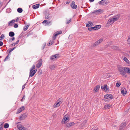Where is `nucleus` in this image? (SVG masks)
I'll return each instance as SVG.
<instances>
[{
	"mask_svg": "<svg viewBox=\"0 0 130 130\" xmlns=\"http://www.w3.org/2000/svg\"><path fill=\"white\" fill-rule=\"evenodd\" d=\"M62 33V31H58L55 33V36H57L58 35L61 34Z\"/></svg>",
	"mask_w": 130,
	"mask_h": 130,
	"instance_id": "7c9ffc66",
	"label": "nucleus"
},
{
	"mask_svg": "<svg viewBox=\"0 0 130 130\" xmlns=\"http://www.w3.org/2000/svg\"><path fill=\"white\" fill-rule=\"evenodd\" d=\"M2 124H0V130H2Z\"/></svg>",
	"mask_w": 130,
	"mask_h": 130,
	"instance_id": "5fc2aeb1",
	"label": "nucleus"
},
{
	"mask_svg": "<svg viewBox=\"0 0 130 130\" xmlns=\"http://www.w3.org/2000/svg\"><path fill=\"white\" fill-rule=\"evenodd\" d=\"M15 47H14L13 48H12V49H13V50L15 48Z\"/></svg>",
	"mask_w": 130,
	"mask_h": 130,
	"instance_id": "774afa93",
	"label": "nucleus"
},
{
	"mask_svg": "<svg viewBox=\"0 0 130 130\" xmlns=\"http://www.w3.org/2000/svg\"><path fill=\"white\" fill-rule=\"evenodd\" d=\"M19 18H18L15 20V21L16 22H18V20H19Z\"/></svg>",
	"mask_w": 130,
	"mask_h": 130,
	"instance_id": "e2e57ef3",
	"label": "nucleus"
},
{
	"mask_svg": "<svg viewBox=\"0 0 130 130\" xmlns=\"http://www.w3.org/2000/svg\"><path fill=\"white\" fill-rule=\"evenodd\" d=\"M95 26L94 27L89 28H88V29L89 30H95Z\"/></svg>",
	"mask_w": 130,
	"mask_h": 130,
	"instance_id": "c9c22d12",
	"label": "nucleus"
},
{
	"mask_svg": "<svg viewBox=\"0 0 130 130\" xmlns=\"http://www.w3.org/2000/svg\"><path fill=\"white\" fill-rule=\"evenodd\" d=\"M112 14H109L108 15V16H109L110 15H112Z\"/></svg>",
	"mask_w": 130,
	"mask_h": 130,
	"instance_id": "338daca9",
	"label": "nucleus"
},
{
	"mask_svg": "<svg viewBox=\"0 0 130 130\" xmlns=\"http://www.w3.org/2000/svg\"><path fill=\"white\" fill-rule=\"evenodd\" d=\"M13 51V49L12 48H10L7 51V53H9V54H10V53Z\"/></svg>",
	"mask_w": 130,
	"mask_h": 130,
	"instance_id": "473e14b6",
	"label": "nucleus"
},
{
	"mask_svg": "<svg viewBox=\"0 0 130 130\" xmlns=\"http://www.w3.org/2000/svg\"><path fill=\"white\" fill-rule=\"evenodd\" d=\"M47 21L48 20H45L43 21V22H42V23H47Z\"/></svg>",
	"mask_w": 130,
	"mask_h": 130,
	"instance_id": "864d4df0",
	"label": "nucleus"
},
{
	"mask_svg": "<svg viewBox=\"0 0 130 130\" xmlns=\"http://www.w3.org/2000/svg\"><path fill=\"white\" fill-rule=\"evenodd\" d=\"M74 124V123L73 122H72L71 123H67L66 125L67 127H69L73 125Z\"/></svg>",
	"mask_w": 130,
	"mask_h": 130,
	"instance_id": "aec40b11",
	"label": "nucleus"
},
{
	"mask_svg": "<svg viewBox=\"0 0 130 130\" xmlns=\"http://www.w3.org/2000/svg\"><path fill=\"white\" fill-rule=\"evenodd\" d=\"M58 55L57 54L53 55L51 56L50 59L51 60H54L57 59L59 58Z\"/></svg>",
	"mask_w": 130,
	"mask_h": 130,
	"instance_id": "39448f33",
	"label": "nucleus"
},
{
	"mask_svg": "<svg viewBox=\"0 0 130 130\" xmlns=\"http://www.w3.org/2000/svg\"><path fill=\"white\" fill-rule=\"evenodd\" d=\"M19 40H18L16 42V43H15L16 44H18V43L19 42Z\"/></svg>",
	"mask_w": 130,
	"mask_h": 130,
	"instance_id": "052dcab7",
	"label": "nucleus"
},
{
	"mask_svg": "<svg viewBox=\"0 0 130 130\" xmlns=\"http://www.w3.org/2000/svg\"><path fill=\"white\" fill-rule=\"evenodd\" d=\"M14 27L15 28H17L18 27V24H14Z\"/></svg>",
	"mask_w": 130,
	"mask_h": 130,
	"instance_id": "09e8293b",
	"label": "nucleus"
},
{
	"mask_svg": "<svg viewBox=\"0 0 130 130\" xmlns=\"http://www.w3.org/2000/svg\"><path fill=\"white\" fill-rule=\"evenodd\" d=\"M17 127L19 130H25L26 128L22 125H17Z\"/></svg>",
	"mask_w": 130,
	"mask_h": 130,
	"instance_id": "9b49d317",
	"label": "nucleus"
},
{
	"mask_svg": "<svg viewBox=\"0 0 130 130\" xmlns=\"http://www.w3.org/2000/svg\"><path fill=\"white\" fill-rule=\"evenodd\" d=\"M9 126V124L7 123H5V124L4 125V127L6 128H8V127Z\"/></svg>",
	"mask_w": 130,
	"mask_h": 130,
	"instance_id": "58836bf2",
	"label": "nucleus"
},
{
	"mask_svg": "<svg viewBox=\"0 0 130 130\" xmlns=\"http://www.w3.org/2000/svg\"><path fill=\"white\" fill-rule=\"evenodd\" d=\"M66 3L67 4H69V2H66Z\"/></svg>",
	"mask_w": 130,
	"mask_h": 130,
	"instance_id": "69168bd1",
	"label": "nucleus"
},
{
	"mask_svg": "<svg viewBox=\"0 0 130 130\" xmlns=\"http://www.w3.org/2000/svg\"><path fill=\"white\" fill-rule=\"evenodd\" d=\"M125 73L130 74V69L128 67H125Z\"/></svg>",
	"mask_w": 130,
	"mask_h": 130,
	"instance_id": "b1692460",
	"label": "nucleus"
},
{
	"mask_svg": "<svg viewBox=\"0 0 130 130\" xmlns=\"http://www.w3.org/2000/svg\"><path fill=\"white\" fill-rule=\"evenodd\" d=\"M88 23L86 24V26L87 27H89L93 26V23L90 21L88 22Z\"/></svg>",
	"mask_w": 130,
	"mask_h": 130,
	"instance_id": "2eb2a0df",
	"label": "nucleus"
},
{
	"mask_svg": "<svg viewBox=\"0 0 130 130\" xmlns=\"http://www.w3.org/2000/svg\"><path fill=\"white\" fill-rule=\"evenodd\" d=\"M104 98L107 99H111L112 98V96L111 94H108L105 95Z\"/></svg>",
	"mask_w": 130,
	"mask_h": 130,
	"instance_id": "0eeeda50",
	"label": "nucleus"
},
{
	"mask_svg": "<svg viewBox=\"0 0 130 130\" xmlns=\"http://www.w3.org/2000/svg\"><path fill=\"white\" fill-rule=\"evenodd\" d=\"M104 3L105 4L107 5L109 3V2L108 1L104 0Z\"/></svg>",
	"mask_w": 130,
	"mask_h": 130,
	"instance_id": "de8ad7c7",
	"label": "nucleus"
},
{
	"mask_svg": "<svg viewBox=\"0 0 130 130\" xmlns=\"http://www.w3.org/2000/svg\"><path fill=\"white\" fill-rule=\"evenodd\" d=\"M94 0H89V1L90 2H93Z\"/></svg>",
	"mask_w": 130,
	"mask_h": 130,
	"instance_id": "0e129e2a",
	"label": "nucleus"
},
{
	"mask_svg": "<svg viewBox=\"0 0 130 130\" xmlns=\"http://www.w3.org/2000/svg\"><path fill=\"white\" fill-rule=\"evenodd\" d=\"M25 108V107L24 106H22V107L18 109L17 113L18 114L19 113L24 110Z\"/></svg>",
	"mask_w": 130,
	"mask_h": 130,
	"instance_id": "1a4fd4ad",
	"label": "nucleus"
},
{
	"mask_svg": "<svg viewBox=\"0 0 130 130\" xmlns=\"http://www.w3.org/2000/svg\"><path fill=\"white\" fill-rule=\"evenodd\" d=\"M103 10L101 9H99L98 10H95L92 12V13H94L96 15H99L100 14H101L103 12Z\"/></svg>",
	"mask_w": 130,
	"mask_h": 130,
	"instance_id": "f03ea898",
	"label": "nucleus"
},
{
	"mask_svg": "<svg viewBox=\"0 0 130 130\" xmlns=\"http://www.w3.org/2000/svg\"><path fill=\"white\" fill-rule=\"evenodd\" d=\"M40 5L39 4H37L35 5H33L32 6V7L34 9H36L39 7Z\"/></svg>",
	"mask_w": 130,
	"mask_h": 130,
	"instance_id": "4be33fe9",
	"label": "nucleus"
},
{
	"mask_svg": "<svg viewBox=\"0 0 130 130\" xmlns=\"http://www.w3.org/2000/svg\"><path fill=\"white\" fill-rule=\"evenodd\" d=\"M37 70L36 69L33 71L32 70V71H30V76L31 77H32L36 73Z\"/></svg>",
	"mask_w": 130,
	"mask_h": 130,
	"instance_id": "dca6fc26",
	"label": "nucleus"
},
{
	"mask_svg": "<svg viewBox=\"0 0 130 130\" xmlns=\"http://www.w3.org/2000/svg\"><path fill=\"white\" fill-rule=\"evenodd\" d=\"M66 115L64 116V118L62 119V123L63 124H65L68 121L69 118L67 117Z\"/></svg>",
	"mask_w": 130,
	"mask_h": 130,
	"instance_id": "7ed1b4c3",
	"label": "nucleus"
},
{
	"mask_svg": "<svg viewBox=\"0 0 130 130\" xmlns=\"http://www.w3.org/2000/svg\"><path fill=\"white\" fill-rule=\"evenodd\" d=\"M25 98V95H24L23 96L22 98V99L21 100V101H23L24 100Z\"/></svg>",
	"mask_w": 130,
	"mask_h": 130,
	"instance_id": "603ef678",
	"label": "nucleus"
},
{
	"mask_svg": "<svg viewBox=\"0 0 130 130\" xmlns=\"http://www.w3.org/2000/svg\"><path fill=\"white\" fill-rule=\"evenodd\" d=\"M11 21L13 23H14V22H15V20H13L11 21Z\"/></svg>",
	"mask_w": 130,
	"mask_h": 130,
	"instance_id": "bf43d9fd",
	"label": "nucleus"
},
{
	"mask_svg": "<svg viewBox=\"0 0 130 130\" xmlns=\"http://www.w3.org/2000/svg\"><path fill=\"white\" fill-rule=\"evenodd\" d=\"M121 92L123 95H125L127 93L126 89L125 88H122L121 89Z\"/></svg>",
	"mask_w": 130,
	"mask_h": 130,
	"instance_id": "6e6552de",
	"label": "nucleus"
},
{
	"mask_svg": "<svg viewBox=\"0 0 130 130\" xmlns=\"http://www.w3.org/2000/svg\"><path fill=\"white\" fill-rule=\"evenodd\" d=\"M71 6L73 9H75L77 8V6L75 4V2L73 1L71 5Z\"/></svg>",
	"mask_w": 130,
	"mask_h": 130,
	"instance_id": "f8f14e48",
	"label": "nucleus"
},
{
	"mask_svg": "<svg viewBox=\"0 0 130 130\" xmlns=\"http://www.w3.org/2000/svg\"><path fill=\"white\" fill-rule=\"evenodd\" d=\"M45 18L46 19H48L49 17V14L48 12H46L45 13Z\"/></svg>",
	"mask_w": 130,
	"mask_h": 130,
	"instance_id": "412c9836",
	"label": "nucleus"
},
{
	"mask_svg": "<svg viewBox=\"0 0 130 130\" xmlns=\"http://www.w3.org/2000/svg\"><path fill=\"white\" fill-rule=\"evenodd\" d=\"M56 67V65H54L51 66L50 67L51 69L53 70Z\"/></svg>",
	"mask_w": 130,
	"mask_h": 130,
	"instance_id": "e433bc0d",
	"label": "nucleus"
},
{
	"mask_svg": "<svg viewBox=\"0 0 130 130\" xmlns=\"http://www.w3.org/2000/svg\"><path fill=\"white\" fill-rule=\"evenodd\" d=\"M17 11L19 13H21L22 12L23 10L22 8H18L17 9Z\"/></svg>",
	"mask_w": 130,
	"mask_h": 130,
	"instance_id": "c756f323",
	"label": "nucleus"
},
{
	"mask_svg": "<svg viewBox=\"0 0 130 130\" xmlns=\"http://www.w3.org/2000/svg\"><path fill=\"white\" fill-rule=\"evenodd\" d=\"M44 45V46L42 48V49H43L45 47V46L46 45V44L45 43Z\"/></svg>",
	"mask_w": 130,
	"mask_h": 130,
	"instance_id": "680f3d73",
	"label": "nucleus"
},
{
	"mask_svg": "<svg viewBox=\"0 0 130 130\" xmlns=\"http://www.w3.org/2000/svg\"><path fill=\"white\" fill-rule=\"evenodd\" d=\"M9 36L11 37H13L14 35V33L13 31H10L9 33Z\"/></svg>",
	"mask_w": 130,
	"mask_h": 130,
	"instance_id": "393cba45",
	"label": "nucleus"
},
{
	"mask_svg": "<svg viewBox=\"0 0 130 130\" xmlns=\"http://www.w3.org/2000/svg\"><path fill=\"white\" fill-rule=\"evenodd\" d=\"M121 85V84L120 83H116V86L117 87H119Z\"/></svg>",
	"mask_w": 130,
	"mask_h": 130,
	"instance_id": "c03bdc74",
	"label": "nucleus"
},
{
	"mask_svg": "<svg viewBox=\"0 0 130 130\" xmlns=\"http://www.w3.org/2000/svg\"><path fill=\"white\" fill-rule=\"evenodd\" d=\"M3 44V42L1 41H0V46H2Z\"/></svg>",
	"mask_w": 130,
	"mask_h": 130,
	"instance_id": "6e6d98bb",
	"label": "nucleus"
},
{
	"mask_svg": "<svg viewBox=\"0 0 130 130\" xmlns=\"http://www.w3.org/2000/svg\"><path fill=\"white\" fill-rule=\"evenodd\" d=\"M5 36L4 35L2 34L0 37V40H3L4 39Z\"/></svg>",
	"mask_w": 130,
	"mask_h": 130,
	"instance_id": "ea45409f",
	"label": "nucleus"
},
{
	"mask_svg": "<svg viewBox=\"0 0 130 130\" xmlns=\"http://www.w3.org/2000/svg\"><path fill=\"white\" fill-rule=\"evenodd\" d=\"M101 89H104L106 91L108 90V88L107 87V85H105L103 86H101Z\"/></svg>",
	"mask_w": 130,
	"mask_h": 130,
	"instance_id": "6ab92c4d",
	"label": "nucleus"
},
{
	"mask_svg": "<svg viewBox=\"0 0 130 130\" xmlns=\"http://www.w3.org/2000/svg\"><path fill=\"white\" fill-rule=\"evenodd\" d=\"M120 17V15L117 14L114 16L113 17L111 18L114 22L118 20Z\"/></svg>",
	"mask_w": 130,
	"mask_h": 130,
	"instance_id": "423d86ee",
	"label": "nucleus"
},
{
	"mask_svg": "<svg viewBox=\"0 0 130 130\" xmlns=\"http://www.w3.org/2000/svg\"><path fill=\"white\" fill-rule=\"evenodd\" d=\"M112 48L113 49L115 50H117L118 49V47L117 46H112Z\"/></svg>",
	"mask_w": 130,
	"mask_h": 130,
	"instance_id": "4c0bfd02",
	"label": "nucleus"
},
{
	"mask_svg": "<svg viewBox=\"0 0 130 130\" xmlns=\"http://www.w3.org/2000/svg\"><path fill=\"white\" fill-rule=\"evenodd\" d=\"M126 125V124L125 123H122L120 125L119 127V130H122L123 129V128L125 127Z\"/></svg>",
	"mask_w": 130,
	"mask_h": 130,
	"instance_id": "ddd939ff",
	"label": "nucleus"
},
{
	"mask_svg": "<svg viewBox=\"0 0 130 130\" xmlns=\"http://www.w3.org/2000/svg\"><path fill=\"white\" fill-rule=\"evenodd\" d=\"M100 88V86L99 85H98L95 87L94 89V90L95 92H97L99 90Z\"/></svg>",
	"mask_w": 130,
	"mask_h": 130,
	"instance_id": "5701e85b",
	"label": "nucleus"
},
{
	"mask_svg": "<svg viewBox=\"0 0 130 130\" xmlns=\"http://www.w3.org/2000/svg\"><path fill=\"white\" fill-rule=\"evenodd\" d=\"M15 38L14 37H13L9 39V42H11L12 41H13L15 39Z\"/></svg>",
	"mask_w": 130,
	"mask_h": 130,
	"instance_id": "a19ab883",
	"label": "nucleus"
},
{
	"mask_svg": "<svg viewBox=\"0 0 130 130\" xmlns=\"http://www.w3.org/2000/svg\"><path fill=\"white\" fill-rule=\"evenodd\" d=\"M9 54H8V55L6 57L4 60V61H6L9 58Z\"/></svg>",
	"mask_w": 130,
	"mask_h": 130,
	"instance_id": "79ce46f5",
	"label": "nucleus"
},
{
	"mask_svg": "<svg viewBox=\"0 0 130 130\" xmlns=\"http://www.w3.org/2000/svg\"><path fill=\"white\" fill-rule=\"evenodd\" d=\"M130 37H129V38L127 40L128 43V44L130 45Z\"/></svg>",
	"mask_w": 130,
	"mask_h": 130,
	"instance_id": "8fccbe9b",
	"label": "nucleus"
},
{
	"mask_svg": "<svg viewBox=\"0 0 130 130\" xmlns=\"http://www.w3.org/2000/svg\"><path fill=\"white\" fill-rule=\"evenodd\" d=\"M29 26V25H27L25 26L23 28V30L24 31H26V30L28 28V27Z\"/></svg>",
	"mask_w": 130,
	"mask_h": 130,
	"instance_id": "c85d7f7f",
	"label": "nucleus"
},
{
	"mask_svg": "<svg viewBox=\"0 0 130 130\" xmlns=\"http://www.w3.org/2000/svg\"><path fill=\"white\" fill-rule=\"evenodd\" d=\"M35 68V66L34 65H33L32 67L31 68L30 70V71H32L33 69H34Z\"/></svg>",
	"mask_w": 130,
	"mask_h": 130,
	"instance_id": "a18cd8bd",
	"label": "nucleus"
},
{
	"mask_svg": "<svg viewBox=\"0 0 130 130\" xmlns=\"http://www.w3.org/2000/svg\"><path fill=\"white\" fill-rule=\"evenodd\" d=\"M62 102L59 100H58L55 103V104L56 107L59 106L60 105L61 103Z\"/></svg>",
	"mask_w": 130,
	"mask_h": 130,
	"instance_id": "a211bd4d",
	"label": "nucleus"
},
{
	"mask_svg": "<svg viewBox=\"0 0 130 130\" xmlns=\"http://www.w3.org/2000/svg\"><path fill=\"white\" fill-rule=\"evenodd\" d=\"M114 23L113 20L111 18H110L107 21L106 24V26H109Z\"/></svg>",
	"mask_w": 130,
	"mask_h": 130,
	"instance_id": "20e7f679",
	"label": "nucleus"
},
{
	"mask_svg": "<svg viewBox=\"0 0 130 130\" xmlns=\"http://www.w3.org/2000/svg\"><path fill=\"white\" fill-rule=\"evenodd\" d=\"M110 107V105L109 104L105 105V106L104 108L105 109H108Z\"/></svg>",
	"mask_w": 130,
	"mask_h": 130,
	"instance_id": "a878e982",
	"label": "nucleus"
},
{
	"mask_svg": "<svg viewBox=\"0 0 130 130\" xmlns=\"http://www.w3.org/2000/svg\"><path fill=\"white\" fill-rule=\"evenodd\" d=\"M16 44L15 43H13L12 44H11V45L12 46H14Z\"/></svg>",
	"mask_w": 130,
	"mask_h": 130,
	"instance_id": "13d9d810",
	"label": "nucleus"
},
{
	"mask_svg": "<svg viewBox=\"0 0 130 130\" xmlns=\"http://www.w3.org/2000/svg\"><path fill=\"white\" fill-rule=\"evenodd\" d=\"M26 84H25L24 85H23V86L22 87V90H23L24 88H25V86L26 85Z\"/></svg>",
	"mask_w": 130,
	"mask_h": 130,
	"instance_id": "4d7b16f0",
	"label": "nucleus"
},
{
	"mask_svg": "<svg viewBox=\"0 0 130 130\" xmlns=\"http://www.w3.org/2000/svg\"><path fill=\"white\" fill-rule=\"evenodd\" d=\"M118 70L120 72V74L122 75H124L125 74V67H119Z\"/></svg>",
	"mask_w": 130,
	"mask_h": 130,
	"instance_id": "f257e3e1",
	"label": "nucleus"
},
{
	"mask_svg": "<svg viewBox=\"0 0 130 130\" xmlns=\"http://www.w3.org/2000/svg\"><path fill=\"white\" fill-rule=\"evenodd\" d=\"M95 30L98 29L101 27V26L100 25H97L95 26Z\"/></svg>",
	"mask_w": 130,
	"mask_h": 130,
	"instance_id": "2f4dec72",
	"label": "nucleus"
},
{
	"mask_svg": "<svg viewBox=\"0 0 130 130\" xmlns=\"http://www.w3.org/2000/svg\"><path fill=\"white\" fill-rule=\"evenodd\" d=\"M13 23L11 21H10L8 22V25L9 26H10L12 25Z\"/></svg>",
	"mask_w": 130,
	"mask_h": 130,
	"instance_id": "37998d69",
	"label": "nucleus"
},
{
	"mask_svg": "<svg viewBox=\"0 0 130 130\" xmlns=\"http://www.w3.org/2000/svg\"><path fill=\"white\" fill-rule=\"evenodd\" d=\"M103 40V39L101 38L99 40L97 41L94 44V46H96L99 44Z\"/></svg>",
	"mask_w": 130,
	"mask_h": 130,
	"instance_id": "9d476101",
	"label": "nucleus"
},
{
	"mask_svg": "<svg viewBox=\"0 0 130 130\" xmlns=\"http://www.w3.org/2000/svg\"><path fill=\"white\" fill-rule=\"evenodd\" d=\"M52 21H50L48 22H47L46 24H45V26L48 25L50 26L52 25Z\"/></svg>",
	"mask_w": 130,
	"mask_h": 130,
	"instance_id": "72a5a7b5",
	"label": "nucleus"
},
{
	"mask_svg": "<svg viewBox=\"0 0 130 130\" xmlns=\"http://www.w3.org/2000/svg\"><path fill=\"white\" fill-rule=\"evenodd\" d=\"M72 20L71 18H70L69 19V20H68L66 19V23L67 24H69V23L70 22H71V20Z\"/></svg>",
	"mask_w": 130,
	"mask_h": 130,
	"instance_id": "bb28decb",
	"label": "nucleus"
},
{
	"mask_svg": "<svg viewBox=\"0 0 130 130\" xmlns=\"http://www.w3.org/2000/svg\"><path fill=\"white\" fill-rule=\"evenodd\" d=\"M53 41H51L50 42L48 43V44H47L48 45H51L53 43Z\"/></svg>",
	"mask_w": 130,
	"mask_h": 130,
	"instance_id": "49530a36",
	"label": "nucleus"
},
{
	"mask_svg": "<svg viewBox=\"0 0 130 130\" xmlns=\"http://www.w3.org/2000/svg\"><path fill=\"white\" fill-rule=\"evenodd\" d=\"M42 63V59H40L38 63L37 64L36 67L38 68H40L41 66Z\"/></svg>",
	"mask_w": 130,
	"mask_h": 130,
	"instance_id": "f3484780",
	"label": "nucleus"
},
{
	"mask_svg": "<svg viewBox=\"0 0 130 130\" xmlns=\"http://www.w3.org/2000/svg\"><path fill=\"white\" fill-rule=\"evenodd\" d=\"M26 117V114L25 113H24L22 115H21L20 116L19 119L20 120L24 119Z\"/></svg>",
	"mask_w": 130,
	"mask_h": 130,
	"instance_id": "4468645a",
	"label": "nucleus"
},
{
	"mask_svg": "<svg viewBox=\"0 0 130 130\" xmlns=\"http://www.w3.org/2000/svg\"><path fill=\"white\" fill-rule=\"evenodd\" d=\"M55 36V33L53 37V39L54 40H55L56 38V36Z\"/></svg>",
	"mask_w": 130,
	"mask_h": 130,
	"instance_id": "3c124183",
	"label": "nucleus"
},
{
	"mask_svg": "<svg viewBox=\"0 0 130 130\" xmlns=\"http://www.w3.org/2000/svg\"><path fill=\"white\" fill-rule=\"evenodd\" d=\"M124 60L127 63H128L129 62V60L127 59V58L126 57H124L123 58Z\"/></svg>",
	"mask_w": 130,
	"mask_h": 130,
	"instance_id": "f704fd0d",
	"label": "nucleus"
},
{
	"mask_svg": "<svg viewBox=\"0 0 130 130\" xmlns=\"http://www.w3.org/2000/svg\"><path fill=\"white\" fill-rule=\"evenodd\" d=\"M104 0H102L99 2L98 3L99 4L101 5H103L104 3Z\"/></svg>",
	"mask_w": 130,
	"mask_h": 130,
	"instance_id": "cd10ccee",
	"label": "nucleus"
}]
</instances>
